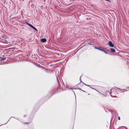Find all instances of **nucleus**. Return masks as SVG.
<instances>
[{
  "label": "nucleus",
  "mask_w": 129,
  "mask_h": 129,
  "mask_svg": "<svg viewBox=\"0 0 129 129\" xmlns=\"http://www.w3.org/2000/svg\"><path fill=\"white\" fill-rule=\"evenodd\" d=\"M108 44L109 46L112 47H113L114 46V45L113 44L112 42L111 41H109L108 43Z\"/></svg>",
  "instance_id": "nucleus-1"
},
{
  "label": "nucleus",
  "mask_w": 129,
  "mask_h": 129,
  "mask_svg": "<svg viewBox=\"0 0 129 129\" xmlns=\"http://www.w3.org/2000/svg\"><path fill=\"white\" fill-rule=\"evenodd\" d=\"M41 41L42 42L44 43L46 42V40L45 38H43L41 39Z\"/></svg>",
  "instance_id": "nucleus-2"
},
{
  "label": "nucleus",
  "mask_w": 129,
  "mask_h": 129,
  "mask_svg": "<svg viewBox=\"0 0 129 129\" xmlns=\"http://www.w3.org/2000/svg\"><path fill=\"white\" fill-rule=\"evenodd\" d=\"M30 27H31L32 28L34 29V30H35L36 31H38L37 30L36 28L34 26H33L32 25Z\"/></svg>",
  "instance_id": "nucleus-3"
},
{
  "label": "nucleus",
  "mask_w": 129,
  "mask_h": 129,
  "mask_svg": "<svg viewBox=\"0 0 129 129\" xmlns=\"http://www.w3.org/2000/svg\"><path fill=\"white\" fill-rule=\"evenodd\" d=\"M2 42L4 43H6L7 42V41L6 39L4 38V39H3Z\"/></svg>",
  "instance_id": "nucleus-4"
},
{
  "label": "nucleus",
  "mask_w": 129,
  "mask_h": 129,
  "mask_svg": "<svg viewBox=\"0 0 129 129\" xmlns=\"http://www.w3.org/2000/svg\"><path fill=\"white\" fill-rule=\"evenodd\" d=\"M111 52L113 53H114L115 52V50L113 48H111Z\"/></svg>",
  "instance_id": "nucleus-5"
},
{
  "label": "nucleus",
  "mask_w": 129,
  "mask_h": 129,
  "mask_svg": "<svg viewBox=\"0 0 129 129\" xmlns=\"http://www.w3.org/2000/svg\"><path fill=\"white\" fill-rule=\"evenodd\" d=\"M95 49H98V50H100L101 51H102V50H103V49H101V48H98V47H95Z\"/></svg>",
  "instance_id": "nucleus-6"
},
{
  "label": "nucleus",
  "mask_w": 129,
  "mask_h": 129,
  "mask_svg": "<svg viewBox=\"0 0 129 129\" xmlns=\"http://www.w3.org/2000/svg\"><path fill=\"white\" fill-rule=\"evenodd\" d=\"M27 24L30 27L31 26V24H29L28 23H27Z\"/></svg>",
  "instance_id": "nucleus-7"
},
{
  "label": "nucleus",
  "mask_w": 129,
  "mask_h": 129,
  "mask_svg": "<svg viewBox=\"0 0 129 129\" xmlns=\"http://www.w3.org/2000/svg\"><path fill=\"white\" fill-rule=\"evenodd\" d=\"M102 51H103L104 52L106 53H107V52L106 51L104 50H102Z\"/></svg>",
  "instance_id": "nucleus-8"
},
{
  "label": "nucleus",
  "mask_w": 129,
  "mask_h": 129,
  "mask_svg": "<svg viewBox=\"0 0 129 129\" xmlns=\"http://www.w3.org/2000/svg\"><path fill=\"white\" fill-rule=\"evenodd\" d=\"M118 118L119 120H120V117L119 116L118 117Z\"/></svg>",
  "instance_id": "nucleus-9"
},
{
  "label": "nucleus",
  "mask_w": 129,
  "mask_h": 129,
  "mask_svg": "<svg viewBox=\"0 0 129 129\" xmlns=\"http://www.w3.org/2000/svg\"><path fill=\"white\" fill-rule=\"evenodd\" d=\"M118 88V89H119L120 90V88Z\"/></svg>",
  "instance_id": "nucleus-10"
},
{
  "label": "nucleus",
  "mask_w": 129,
  "mask_h": 129,
  "mask_svg": "<svg viewBox=\"0 0 129 129\" xmlns=\"http://www.w3.org/2000/svg\"><path fill=\"white\" fill-rule=\"evenodd\" d=\"M112 90V89H111V90Z\"/></svg>",
  "instance_id": "nucleus-11"
}]
</instances>
